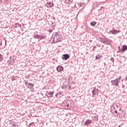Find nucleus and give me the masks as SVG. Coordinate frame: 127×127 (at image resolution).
<instances>
[{
  "instance_id": "f257e3e1",
  "label": "nucleus",
  "mask_w": 127,
  "mask_h": 127,
  "mask_svg": "<svg viewBox=\"0 0 127 127\" xmlns=\"http://www.w3.org/2000/svg\"><path fill=\"white\" fill-rule=\"evenodd\" d=\"M122 104L120 103H114L111 107V113L112 114H116L117 115H120L119 113H118V111H121Z\"/></svg>"
},
{
  "instance_id": "f03ea898",
  "label": "nucleus",
  "mask_w": 127,
  "mask_h": 127,
  "mask_svg": "<svg viewBox=\"0 0 127 127\" xmlns=\"http://www.w3.org/2000/svg\"><path fill=\"white\" fill-rule=\"evenodd\" d=\"M53 43H57V42H61L62 39L61 36L58 34V32H54L52 35Z\"/></svg>"
},
{
  "instance_id": "7ed1b4c3",
  "label": "nucleus",
  "mask_w": 127,
  "mask_h": 127,
  "mask_svg": "<svg viewBox=\"0 0 127 127\" xmlns=\"http://www.w3.org/2000/svg\"><path fill=\"white\" fill-rule=\"evenodd\" d=\"M97 40L106 45H111L112 42L107 38H98Z\"/></svg>"
},
{
  "instance_id": "20e7f679",
  "label": "nucleus",
  "mask_w": 127,
  "mask_h": 127,
  "mask_svg": "<svg viewBox=\"0 0 127 127\" xmlns=\"http://www.w3.org/2000/svg\"><path fill=\"white\" fill-rule=\"evenodd\" d=\"M62 106L66 108L71 107V101L70 100H65L63 102Z\"/></svg>"
},
{
  "instance_id": "39448f33",
  "label": "nucleus",
  "mask_w": 127,
  "mask_h": 127,
  "mask_svg": "<svg viewBox=\"0 0 127 127\" xmlns=\"http://www.w3.org/2000/svg\"><path fill=\"white\" fill-rule=\"evenodd\" d=\"M53 94H54V91H47L46 93V96L47 98H52Z\"/></svg>"
},
{
  "instance_id": "423d86ee",
  "label": "nucleus",
  "mask_w": 127,
  "mask_h": 127,
  "mask_svg": "<svg viewBox=\"0 0 127 127\" xmlns=\"http://www.w3.org/2000/svg\"><path fill=\"white\" fill-rule=\"evenodd\" d=\"M33 86H34V84H33L31 83H29L28 84V85H27V87L28 89H30L31 92H34V89H33Z\"/></svg>"
},
{
  "instance_id": "0eeeda50",
  "label": "nucleus",
  "mask_w": 127,
  "mask_h": 127,
  "mask_svg": "<svg viewBox=\"0 0 127 127\" xmlns=\"http://www.w3.org/2000/svg\"><path fill=\"white\" fill-rule=\"evenodd\" d=\"M9 59L10 60L8 61L9 64H11V65H13L15 60H14V59L12 57H10Z\"/></svg>"
},
{
  "instance_id": "6e6552de",
  "label": "nucleus",
  "mask_w": 127,
  "mask_h": 127,
  "mask_svg": "<svg viewBox=\"0 0 127 127\" xmlns=\"http://www.w3.org/2000/svg\"><path fill=\"white\" fill-rule=\"evenodd\" d=\"M111 83L114 86H119V81L118 80V79L112 80Z\"/></svg>"
},
{
  "instance_id": "1a4fd4ad",
  "label": "nucleus",
  "mask_w": 127,
  "mask_h": 127,
  "mask_svg": "<svg viewBox=\"0 0 127 127\" xmlns=\"http://www.w3.org/2000/svg\"><path fill=\"white\" fill-rule=\"evenodd\" d=\"M69 58L70 56L67 54L63 55L62 57L63 60H67V59H69Z\"/></svg>"
},
{
  "instance_id": "9d476101",
  "label": "nucleus",
  "mask_w": 127,
  "mask_h": 127,
  "mask_svg": "<svg viewBox=\"0 0 127 127\" xmlns=\"http://www.w3.org/2000/svg\"><path fill=\"white\" fill-rule=\"evenodd\" d=\"M65 80L68 83H71L72 82V76H67L66 77Z\"/></svg>"
},
{
  "instance_id": "9b49d317",
  "label": "nucleus",
  "mask_w": 127,
  "mask_h": 127,
  "mask_svg": "<svg viewBox=\"0 0 127 127\" xmlns=\"http://www.w3.org/2000/svg\"><path fill=\"white\" fill-rule=\"evenodd\" d=\"M119 32H120V31H118L116 29H113L110 31V33H111V34H116V33H119Z\"/></svg>"
},
{
  "instance_id": "f8f14e48",
  "label": "nucleus",
  "mask_w": 127,
  "mask_h": 127,
  "mask_svg": "<svg viewBox=\"0 0 127 127\" xmlns=\"http://www.w3.org/2000/svg\"><path fill=\"white\" fill-rule=\"evenodd\" d=\"M91 124H92V121L88 119L84 122V126H88V125H90Z\"/></svg>"
},
{
  "instance_id": "ddd939ff",
  "label": "nucleus",
  "mask_w": 127,
  "mask_h": 127,
  "mask_svg": "<svg viewBox=\"0 0 127 127\" xmlns=\"http://www.w3.org/2000/svg\"><path fill=\"white\" fill-rule=\"evenodd\" d=\"M63 67L61 65H59L57 67V70L58 72H61L62 71H63Z\"/></svg>"
},
{
  "instance_id": "4468645a",
  "label": "nucleus",
  "mask_w": 127,
  "mask_h": 127,
  "mask_svg": "<svg viewBox=\"0 0 127 127\" xmlns=\"http://www.w3.org/2000/svg\"><path fill=\"white\" fill-rule=\"evenodd\" d=\"M47 5L48 7H52L54 5V4H53V2H47Z\"/></svg>"
},
{
  "instance_id": "2eb2a0df",
  "label": "nucleus",
  "mask_w": 127,
  "mask_h": 127,
  "mask_svg": "<svg viewBox=\"0 0 127 127\" xmlns=\"http://www.w3.org/2000/svg\"><path fill=\"white\" fill-rule=\"evenodd\" d=\"M127 51V45H123L122 49V52H125V51Z\"/></svg>"
},
{
  "instance_id": "dca6fc26",
  "label": "nucleus",
  "mask_w": 127,
  "mask_h": 127,
  "mask_svg": "<svg viewBox=\"0 0 127 127\" xmlns=\"http://www.w3.org/2000/svg\"><path fill=\"white\" fill-rule=\"evenodd\" d=\"M74 0H65V3L67 4H71V3H73V1Z\"/></svg>"
},
{
  "instance_id": "f3484780",
  "label": "nucleus",
  "mask_w": 127,
  "mask_h": 127,
  "mask_svg": "<svg viewBox=\"0 0 127 127\" xmlns=\"http://www.w3.org/2000/svg\"><path fill=\"white\" fill-rule=\"evenodd\" d=\"M35 38L37 39H43V37L41 36H39V35H37L34 36Z\"/></svg>"
},
{
  "instance_id": "a211bd4d",
  "label": "nucleus",
  "mask_w": 127,
  "mask_h": 127,
  "mask_svg": "<svg viewBox=\"0 0 127 127\" xmlns=\"http://www.w3.org/2000/svg\"><path fill=\"white\" fill-rule=\"evenodd\" d=\"M96 23L97 22H96V21H92L90 22V25H91V26H96Z\"/></svg>"
},
{
  "instance_id": "6ab92c4d",
  "label": "nucleus",
  "mask_w": 127,
  "mask_h": 127,
  "mask_svg": "<svg viewBox=\"0 0 127 127\" xmlns=\"http://www.w3.org/2000/svg\"><path fill=\"white\" fill-rule=\"evenodd\" d=\"M97 6H98V3L97 2L93 3V8L95 9L96 7H97Z\"/></svg>"
},
{
  "instance_id": "aec40b11",
  "label": "nucleus",
  "mask_w": 127,
  "mask_h": 127,
  "mask_svg": "<svg viewBox=\"0 0 127 127\" xmlns=\"http://www.w3.org/2000/svg\"><path fill=\"white\" fill-rule=\"evenodd\" d=\"M15 27L17 28V27H21V25L18 24V23H16L15 25Z\"/></svg>"
},
{
  "instance_id": "412c9836",
  "label": "nucleus",
  "mask_w": 127,
  "mask_h": 127,
  "mask_svg": "<svg viewBox=\"0 0 127 127\" xmlns=\"http://www.w3.org/2000/svg\"><path fill=\"white\" fill-rule=\"evenodd\" d=\"M3 60V57H2V55L0 54V62H1Z\"/></svg>"
},
{
  "instance_id": "4be33fe9",
  "label": "nucleus",
  "mask_w": 127,
  "mask_h": 127,
  "mask_svg": "<svg viewBox=\"0 0 127 127\" xmlns=\"http://www.w3.org/2000/svg\"><path fill=\"white\" fill-rule=\"evenodd\" d=\"M64 87H65V88H66V89H71V86H69V85H64Z\"/></svg>"
},
{
  "instance_id": "5701e85b",
  "label": "nucleus",
  "mask_w": 127,
  "mask_h": 127,
  "mask_svg": "<svg viewBox=\"0 0 127 127\" xmlns=\"http://www.w3.org/2000/svg\"><path fill=\"white\" fill-rule=\"evenodd\" d=\"M92 95H93L92 97L93 98H94L95 97V95H96V92H95V89H93L92 90Z\"/></svg>"
},
{
  "instance_id": "b1692460",
  "label": "nucleus",
  "mask_w": 127,
  "mask_h": 127,
  "mask_svg": "<svg viewBox=\"0 0 127 127\" xmlns=\"http://www.w3.org/2000/svg\"><path fill=\"white\" fill-rule=\"evenodd\" d=\"M58 94L59 95V97H61V95H62V92H58Z\"/></svg>"
},
{
  "instance_id": "393cba45",
  "label": "nucleus",
  "mask_w": 127,
  "mask_h": 127,
  "mask_svg": "<svg viewBox=\"0 0 127 127\" xmlns=\"http://www.w3.org/2000/svg\"><path fill=\"white\" fill-rule=\"evenodd\" d=\"M117 79H118V82H119L120 80H121V79H122V76H120L119 77V78H117Z\"/></svg>"
},
{
  "instance_id": "a878e982",
  "label": "nucleus",
  "mask_w": 127,
  "mask_h": 127,
  "mask_svg": "<svg viewBox=\"0 0 127 127\" xmlns=\"http://www.w3.org/2000/svg\"><path fill=\"white\" fill-rule=\"evenodd\" d=\"M25 85H26V86H27L28 85V82L27 81L25 82Z\"/></svg>"
},
{
  "instance_id": "bb28decb",
  "label": "nucleus",
  "mask_w": 127,
  "mask_h": 127,
  "mask_svg": "<svg viewBox=\"0 0 127 127\" xmlns=\"http://www.w3.org/2000/svg\"><path fill=\"white\" fill-rule=\"evenodd\" d=\"M55 97H56V98H59V95H58V93L56 94Z\"/></svg>"
},
{
  "instance_id": "cd10ccee",
  "label": "nucleus",
  "mask_w": 127,
  "mask_h": 127,
  "mask_svg": "<svg viewBox=\"0 0 127 127\" xmlns=\"http://www.w3.org/2000/svg\"><path fill=\"white\" fill-rule=\"evenodd\" d=\"M118 49L120 51V52H122V50L121 49V47H118Z\"/></svg>"
},
{
  "instance_id": "c85d7f7f",
  "label": "nucleus",
  "mask_w": 127,
  "mask_h": 127,
  "mask_svg": "<svg viewBox=\"0 0 127 127\" xmlns=\"http://www.w3.org/2000/svg\"><path fill=\"white\" fill-rule=\"evenodd\" d=\"M96 59H100V57L98 56H96Z\"/></svg>"
},
{
  "instance_id": "c756f323",
  "label": "nucleus",
  "mask_w": 127,
  "mask_h": 127,
  "mask_svg": "<svg viewBox=\"0 0 127 127\" xmlns=\"http://www.w3.org/2000/svg\"><path fill=\"white\" fill-rule=\"evenodd\" d=\"M102 8H104V7L102 6L100 9H98V10H102Z\"/></svg>"
},
{
  "instance_id": "7c9ffc66",
  "label": "nucleus",
  "mask_w": 127,
  "mask_h": 127,
  "mask_svg": "<svg viewBox=\"0 0 127 127\" xmlns=\"http://www.w3.org/2000/svg\"><path fill=\"white\" fill-rule=\"evenodd\" d=\"M125 81H127V76H126Z\"/></svg>"
},
{
  "instance_id": "2f4dec72",
  "label": "nucleus",
  "mask_w": 127,
  "mask_h": 127,
  "mask_svg": "<svg viewBox=\"0 0 127 127\" xmlns=\"http://www.w3.org/2000/svg\"><path fill=\"white\" fill-rule=\"evenodd\" d=\"M49 32H51V33L52 32V30H50Z\"/></svg>"
},
{
  "instance_id": "473e14b6",
  "label": "nucleus",
  "mask_w": 127,
  "mask_h": 127,
  "mask_svg": "<svg viewBox=\"0 0 127 127\" xmlns=\"http://www.w3.org/2000/svg\"><path fill=\"white\" fill-rule=\"evenodd\" d=\"M120 52H120V51H119L117 52V53H120Z\"/></svg>"
},
{
  "instance_id": "72a5a7b5",
  "label": "nucleus",
  "mask_w": 127,
  "mask_h": 127,
  "mask_svg": "<svg viewBox=\"0 0 127 127\" xmlns=\"http://www.w3.org/2000/svg\"><path fill=\"white\" fill-rule=\"evenodd\" d=\"M54 24V23H52V24Z\"/></svg>"
}]
</instances>
